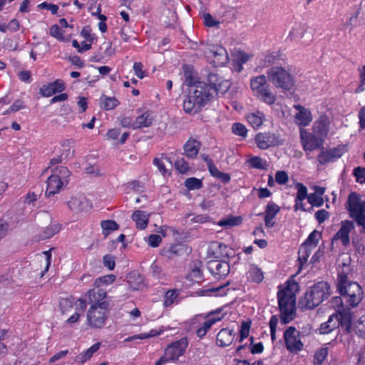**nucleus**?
Segmentation results:
<instances>
[{
	"label": "nucleus",
	"instance_id": "1",
	"mask_svg": "<svg viewBox=\"0 0 365 365\" xmlns=\"http://www.w3.org/2000/svg\"><path fill=\"white\" fill-rule=\"evenodd\" d=\"M349 267H344L337 273L336 279V292L345 300L346 307L356 308L364 298V292L361 286L356 282L349 278Z\"/></svg>",
	"mask_w": 365,
	"mask_h": 365
},
{
	"label": "nucleus",
	"instance_id": "2",
	"mask_svg": "<svg viewBox=\"0 0 365 365\" xmlns=\"http://www.w3.org/2000/svg\"><path fill=\"white\" fill-rule=\"evenodd\" d=\"M228 247L221 242H214L209 247V255L212 257L207 263V268L215 279L225 277L230 271V264L223 259L228 257Z\"/></svg>",
	"mask_w": 365,
	"mask_h": 365
},
{
	"label": "nucleus",
	"instance_id": "3",
	"mask_svg": "<svg viewBox=\"0 0 365 365\" xmlns=\"http://www.w3.org/2000/svg\"><path fill=\"white\" fill-rule=\"evenodd\" d=\"M204 82L198 81L192 91H190L183 101V109L187 113H197L210 101L212 89Z\"/></svg>",
	"mask_w": 365,
	"mask_h": 365
},
{
	"label": "nucleus",
	"instance_id": "4",
	"mask_svg": "<svg viewBox=\"0 0 365 365\" xmlns=\"http://www.w3.org/2000/svg\"><path fill=\"white\" fill-rule=\"evenodd\" d=\"M331 294L330 284L320 281L311 286L299 300V304L307 309H313L328 299Z\"/></svg>",
	"mask_w": 365,
	"mask_h": 365
},
{
	"label": "nucleus",
	"instance_id": "5",
	"mask_svg": "<svg viewBox=\"0 0 365 365\" xmlns=\"http://www.w3.org/2000/svg\"><path fill=\"white\" fill-rule=\"evenodd\" d=\"M277 296L281 322L287 324L294 319L296 314V295L288 285L279 290Z\"/></svg>",
	"mask_w": 365,
	"mask_h": 365
},
{
	"label": "nucleus",
	"instance_id": "6",
	"mask_svg": "<svg viewBox=\"0 0 365 365\" xmlns=\"http://www.w3.org/2000/svg\"><path fill=\"white\" fill-rule=\"evenodd\" d=\"M268 80L277 89L292 91L295 88V78L289 70L282 66H272L267 71Z\"/></svg>",
	"mask_w": 365,
	"mask_h": 365
},
{
	"label": "nucleus",
	"instance_id": "7",
	"mask_svg": "<svg viewBox=\"0 0 365 365\" xmlns=\"http://www.w3.org/2000/svg\"><path fill=\"white\" fill-rule=\"evenodd\" d=\"M349 217L353 219L358 226L365 227V200H362L361 195L351 192L345 204Z\"/></svg>",
	"mask_w": 365,
	"mask_h": 365
},
{
	"label": "nucleus",
	"instance_id": "8",
	"mask_svg": "<svg viewBox=\"0 0 365 365\" xmlns=\"http://www.w3.org/2000/svg\"><path fill=\"white\" fill-rule=\"evenodd\" d=\"M250 88L254 96L268 105H273L276 101L275 95L271 91L264 75L255 76L250 80Z\"/></svg>",
	"mask_w": 365,
	"mask_h": 365
},
{
	"label": "nucleus",
	"instance_id": "9",
	"mask_svg": "<svg viewBox=\"0 0 365 365\" xmlns=\"http://www.w3.org/2000/svg\"><path fill=\"white\" fill-rule=\"evenodd\" d=\"M188 346L186 337L175 341L164 350L163 355L155 362V365H165L178 360L182 356Z\"/></svg>",
	"mask_w": 365,
	"mask_h": 365
},
{
	"label": "nucleus",
	"instance_id": "10",
	"mask_svg": "<svg viewBox=\"0 0 365 365\" xmlns=\"http://www.w3.org/2000/svg\"><path fill=\"white\" fill-rule=\"evenodd\" d=\"M204 55L214 67L225 66L229 61L227 50L219 44H210L204 51Z\"/></svg>",
	"mask_w": 365,
	"mask_h": 365
},
{
	"label": "nucleus",
	"instance_id": "11",
	"mask_svg": "<svg viewBox=\"0 0 365 365\" xmlns=\"http://www.w3.org/2000/svg\"><path fill=\"white\" fill-rule=\"evenodd\" d=\"M110 306L106 308L90 306L87 311V324L91 328L101 329L105 324L109 316Z\"/></svg>",
	"mask_w": 365,
	"mask_h": 365
},
{
	"label": "nucleus",
	"instance_id": "12",
	"mask_svg": "<svg viewBox=\"0 0 365 365\" xmlns=\"http://www.w3.org/2000/svg\"><path fill=\"white\" fill-rule=\"evenodd\" d=\"M299 135L302 148L305 152H312L324 146L325 140L312 131L310 133L301 128Z\"/></svg>",
	"mask_w": 365,
	"mask_h": 365
},
{
	"label": "nucleus",
	"instance_id": "13",
	"mask_svg": "<svg viewBox=\"0 0 365 365\" xmlns=\"http://www.w3.org/2000/svg\"><path fill=\"white\" fill-rule=\"evenodd\" d=\"M286 349L290 353H298L304 349L300 333L294 327H289L283 334Z\"/></svg>",
	"mask_w": 365,
	"mask_h": 365
},
{
	"label": "nucleus",
	"instance_id": "14",
	"mask_svg": "<svg viewBox=\"0 0 365 365\" xmlns=\"http://www.w3.org/2000/svg\"><path fill=\"white\" fill-rule=\"evenodd\" d=\"M346 145L339 144L336 147L324 149L321 148L320 153L317 155V161L320 165H326L329 163L335 162L347 152Z\"/></svg>",
	"mask_w": 365,
	"mask_h": 365
},
{
	"label": "nucleus",
	"instance_id": "15",
	"mask_svg": "<svg viewBox=\"0 0 365 365\" xmlns=\"http://www.w3.org/2000/svg\"><path fill=\"white\" fill-rule=\"evenodd\" d=\"M218 319H212L210 318L209 319H207L205 316L203 315H199L196 316L192 322L191 326L192 328L195 331L196 335L200 338L202 339L204 337L209 329L211 328V327L218 322Z\"/></svg>",
	"mask_w": 365,
	"mask_h": 365
},
{
	"label": "nucleus",
	"instance_id": "16",
	"mask_svg": "<svg viewBox=\"0 0 365 365\" xmlns=\"http://www.w3.org/2000/svg\"><path fill=\"white\" fill-rule=\"evenodd\" d=\"M352 308L346 307L345 309L337 310L336 312L334 313L336 315V323L339 324V328L346 333L350 334L353 331V317L354 312L351 311Z\"/></svg>",
	"mask_w": 365,
	"mask_h": 365
},
{
	"label": "nucleus",
	"instance_id": "17",
	"mask_svg": "<svg viewBox=\"0 0 365 365\" xmlns=\"http://www.w3.org/2000/svg\"><path fill=\"white\" fill-rule=\"evenodd\" d=\"M86 296L91 306L99 307L100 308H106L107 306H110L109 302L106 299L107 292L103 288L93 287L87 292Z\"/></svg>",
	"mask_w": 365,
	"mask_h": 365
},
{
	"label": "nucleus",
	"instance_id": "18",
	"mask_svg": "<svg viewBox=\"0 0 365 365\" xmlns=\"http://www.w3.org/2000/svg\"><path fill=\"white\" fill-rule=\"evenodd\" d=\"M355 228L353 221L346 220L341 221V227L334 235L333 240H340L343 246L346 247L350 244V232Z\"/></svg>",
	"mask_w": 365,
	"mask_h": 365
},
{
	"label": "nucleus",
	"instance_id": "19",
	"mask_svg": "<svg viewBox=\"0 0 365 365\" xmlns=\"http://www.w3.org/2000/svg\"><path fill=\"white\" fill-rule=\"evenodd\" d=\"M330 120L329 118L325 115H321L314 123L312 130L314 133L321 136L326 140L329 132Z\"/></svg>",
	"mask_w": 365,
	"mask_h": 365
},
{
	"label": "nucleus",
	"instance_id": "20",
	"mask_svg": "<svg viewBox=\"0 0 365 365\" xmlns=\"http://www.w3.org/2000/svg\"><path fill=\"white\" fill-rule=\"evenodd\" d=\"M257 147L262 150H266L277 144V137L274 133H259L255 138Z\"/></svg>",
	"mask_w": 365,
	"mask_h": 365
},
{
	"label": "nucleus",
	"instance_id": "21",
	"mask_svg": "<svg viewBox=\"0 0 365 365\" xmlns=\"http://www.w3.org/2000/svg\"><path fill=\"white\" fill-rule=\"evenodd\" d=\"M294 108L298 111L294 115L296 124L302 128L309 125L312 121L311 111L300 104L294 105Z\"/></svg>",
	"mask_w": 365,
	"mask_h": 365
},
{
	"label": "nucleus",
	"instance_id": "22",
	"mask_svg": "<svg viewBox=\"0 0 365 365\" xmlns=\"http://www.w3.org/2000/svg\"><path fill=\"white\" fill-rule=\"evenodd\" d=\"M66 88L65 83L61 79H57L52 83L43 84L39 89V93L43 97H51L56 93H61Z\"/></svg>",
	"mask_w": 365,
	"mask_h": 365
},
{
	"label": "nucleus",
	"instance_id": "23",
	"mask_svg": "<svg viewBox=\"0 0 365 365\" xmlns=\"http://www.w3.org/2000/svg\"><path fill=\"white\" fill-rule=\"evenodd\" d=\"M68 205L76 213L84 211L92 206L90 201L83 195L72 197L68 202Z\"/></svg>",
	"mask_w": 365,
	"mask_h": 365
},
{
	"label": "nucleus",
	"instance_id": "24",
	"mask_svg": "<svg viewBox=\"0 0 365 365\" xmlns=\"http://www.w3.org/2000/svg\"><path fill=\"white\" fill-rule=\"evenodd\" d=\"M46 182V195L48 197L58 193L63 186H66L57 174H51L48 178Z\"/></svg>",
	"mask_w": 365,
	"mask_h": 365
},
{
	"label": "nucleus",
	"instance_id": "25",
	"mask_svg": "<svg viewBox=\"0 0 365 365\" xmlns=\"http://www.w3.org/2000/svg\"><path fill=\"white\" fill-rule=\"evenodd\" d=\"M201 145L202 144L200 141L192 138H189L183 146L185 155L189 158H195L199 153Z\"/></svg>",
	"mask_w": 365,
	"mask_h": 365
},
{
	"label": "nucleus",
	"instance_id": "26",
	"mask_svg": "<svg viewBox=\"0 0 365 365\" xmlns=\"http://www.w3.org/2000/svg\"><path fill=\"white\" fill-rule=\"evenodd\" d=\"M234 340L233 331L228 328L222 329L217 334L216 344L221 347L230 346Z\"/></svg>",
	"mask_w": 365,
	"mask_h": 365
},
{
	"label": "nucleus",
	"instance_id": "27",
	"mask_svg": "<svg viewBox=\"0 0 365 365\" xmlns=\"http://www.w3.org/2000/svg\"><path fill=\"white\" fill-rule=\"evenodd\" d=\"M153 121V113L150 110L143 112L140 115L138 116L133 122V128H142L150 127Z\"/></svg>",
	"mask_w": 365,
	"mask_h": 365
},
{
	"label": "nucleus",
	"instance_id": "28",
	"mask_svg": "<svg viewBox=\"0 0 365 365\" xmlns=\"http://www.w3.org/2000/svg\"><path fill=\"white\" fill-rule=\"evenodd\" d=\"M150 215L145 211L135 210L132 214V219L135 222V227L138 230H145L149 222Z\"/></svg>",
	"mask_w": 365,
	"mask_h": 365
},
{
	"label": "nucleus",
	"instance_id": "29",
	"mask_svg": "<svg viewBox=\"0 0 365 365\" xmlns=\"http://www.w3.org/2000/svg\"><path fill=\"white\" fill-rule=\"evenodd\" d=\"M247 277L250 282L259 284L264 279V272L256 264H251L248 272H247Z\"/></svg>",
	"mask_w": 365,
	"mask_h": 365
},
{
	"label": "nucleus",
	"instance_id": "30",
	"mask_svg": "<svg viewBox=\"0 0 365 365\" xmlns=\"http://www.w3.org/2000/svg\"><path fill=\"white\" fill-rule=\"evenodd\" d=\"M101 345V344L100 342H97L93 344L90 348H88L86 351L80 353L76 356V361L79 364H83L87 361H88L93 356V354L99 350Z\"/></svg>",
	"mask_w": 365,
	"mask_h": 365
},
{
	"label": "nucleus",
	"instance_id": "31",
	"mask_svg": "<svg viewBox=\"0 0 365 365\" xmlns=\"http://www.w3.org/2000/svg\"><path fill=\"white\" fill-rule=\"evenodd\" d=\"M120 102L115 97H109L102 94L99 99V106L105 110H110L115 108Z\"/></svg>",
	"mask_w": 365,
	"mask_h": 365
},
{
	"label": "nucleus",
	"instance_id": "32",
	"mask_svg": "<svg viewBox=\"0 0 365 365\" xmlns=\"http://www.w3.org/2000/svg\"><path fill=\"white\" fill-rule=\"evenodd\" d=\"M336 315L331 314L328 320L320 325L319 332L322 334H328L334 329L339 328V324L336 323Z\"/></svg>",
	"mask_w": 365,
	"mask_h": 365
},
{
	"label": "nucleus",
	"instance_id": "33",
	"mask_svg": "<svg viewBox=\"0 0 365 365\" xmlns=\"http://www.w3.org/2000/svg\"><path fill=\"white\" fill-rule=\"evenodd\" d=\"M264 120V115L260 111L249 113L247 115L248 123L255 129H258L262 125Z\"/></svg>",
	"mask_w": 365,
	"mask_h": 365
},
{
	"label": "nucleus",
	"instance_id": "34",
	"mask_svg": "<svg viewBox=\"0 0 365 365\" xmlns=\"http://www.w3.org/2000/svg\"><path fill=\"white\" fill-rule=\"evenodd\" d=\"M75 143L74 140L65 139L61 142V145L62 148L61 155L65 159L71 158L74 155V150H72V147H73Z\"/></svg>",
	"mask_w": 365,
	"mask_h": 365
},
{
	"label": "nucleus",
	"instance_id": "35",
	"mask_svg": "<svg viewBox=\"0 0 365 365\" xmlns=\"http://www.w3.org/2000/svg\"><path fill=\"white\" fill-rule=\"evenodd\" d=\"M206 86L210 87V88L212 89V91H210L211 99L215 95H217L219 93H225L229 89L230 83L228 81L221 79L216 87L211 86L210 85Z\"/></svg>",
	"mask_w": 365,
	"mask_h": 365
},
{
	"label": "nucleus",
	"instance_id": "36",
	"mask_svg": "<svg viewBox=\"0 0 365 365\" xmlns=\"http://www.w3.org/2000/svg\"><path fill=\"white\" fill-rule=\"evenodd\" d=\"M305 33L306 29L304 26L301 25L295 26L289 31L287 39L291 41H298L304 36Z\"/></svg>",
	"mask_w": 365,
	"mask_h": 365
},
{
	"label": "nucleus",
	"instance_id": "37",
	"mask_svg": "<svg viewBox=\"0 0 365 365\" xmlns=\"http://www.w3.org/2000/svg\"><path fill=\"white\" fill-rule=\"evenodd\" d=\"M312 247L306 246V245H302L298 251V261L300 267H302L307 263L308 258L309 257L312 252Z\"/></svg>",
	"mask_w": 365,
	"mask_h": 365
},
{
	"label": "nucleus",
	"instance_id": "38",
	"mask_svg": "<svg viewBox=\"0 0 365 365\" xmlns=\"http://www.w3.org/2000/svg\"><path fill=\"white\" fill-rule=\"evenodd\" d=\"M115 275L110 274L100 277L95 279L93 287L102 288L103 286L111 284L115 280Z\"/></svg>",
	"mask_w": 365,
	"mask_h": 365
},
{
	"label": "nucleus",
	"instance_id": "39",
	"mask_svg": "<svg viewBox=\"0 0 365 365\" xmlns=\"http://www.w3.org/2000/svg\"><path fill=\"white\" fill-rule=\"evenodd\" d=\"M101 225L103 230V234L105 236L108 235L110 232L117 230L119 228L118 223L111 220H103L101 222Z\"/></svg>",
	"mask_w": 365,
	"mask_h": 365
},
{
	"label": "nucleus",
	"instance_id": "40",
	"mask_svg": "<svg viewBox=\"0 0 365 365\" xmlns=\"http://www.w3.org/2000/svg\"><path fill=\"white\" fill-rule=\"evenodd\" d=\"M242 222V218L240 216H230L219 221L218 225L221 227H233L240 225Z\"/></svg>",
	"mask_w": 365,
	"mask_h": 365
},
{
	"label": "nucleus",
	"instance_id": "41",
	"mask_svg": "<svg viewBox=\"0 0 365 365\" xmlns=\"http://www.w3.org/2000/svg\"><path fill=\"white\" fill-rule=\"evenodd\" d=\"M247 163L249 165L255 169L265 170L267 169V162L260 157L253 156L248 159Z\"/></svg>",
	"mask_w": 365,
	"mask_h": 365
},
{
	"label": "nucleus",
	"instance_id": "42",
	"mask_svg": "<svg viewBox=\"0 0 365 365\" xmlns=\"http://www.w3.org/2000/svg\"><path fill=\"white\" fill-rule=\"evenodd\" d=\"M328 356V348L323 347L317 349L314 356V365H322Z\"/></svg>",
	"mask_w": 365,
	"mask_h": 365
},
{
	"label": "nucleus",
	"instance_id": "43",
	"mask_svg": "<svg viewBox=\"0 0 365 365\" xmlns=\"http://www.w3.org/2000/svg\"><path fill=\"white\" fill-rule=\"evenodd\" d=\"M61 229V225L59 223L49 225L44 229L43 232V237L45 239H49L59 232Z\"/></svg>",
	"mask_w": 365,
	"mask_h": 365
},
{
	"label": "nucleus",
	"instance_id": "44",
	"mask_svg": "<svg viewBox=\"0 0 365 365\" xmlns=\"http://www.w3.org/2000/svg\"><path fill=\"white\" fill-rule=\"evenodd\" d=\"M185 185L189 190H199L203 187L202 180L195 177L189 178L185 181Z\"/></svg>",
	"mask_w": 365,
	"mask_h": 365
},
{
	"label": "nucleus",
	"instance_id": "45",
	"mask_svg": "<svg viewBox=\"0 0 365 365\" xmlns=\"http://www.w3.org/2000/svg\"><path fill=\"white\" fill-rule=\"evenodd\" d=\"M211 176L220 180L222 182L227 184L230 182L231 180L230 175L229 173L221 172L218 170L217 166L212 168L210 172Z\"/></svg>",
	"mask_w": 365,
	"mask_h": 365
},
{
	"label": "nucleus",
	"instance_id": "46",
	"mask_svg": "<svg viewBox=\"0 0 365 365\" xmlns=\"http://www.w3.org/2000/svg\"><path fill=\"white\" fill-rule=\"evenodd\" d=\"M52 174H57L60 177L61 180L67 185L68 182V178L71 175L69 170L65 166L57 167L53 172Z\"/></svg>",
	"mask_w": 365,
	"mask_h": 365
},
{
	"label": "nucleus",
	"instance_id": "47",
	"mask_svg": "<svg viewBox=\"0 0 365 365\" xmlns=\"http://www.w3.org/2000/svg\"><path fill=\"white\" fill-rule=\"evenodd\" d=\"M297 190V196L294 201H303L308 198L307 187L302 182H297L295 185Z\"/></svg>",
	"mask_w": 365,
	"mask_h": 365
},
{
	"label": "nucleus",
	"instance_id": "48",
	"mask_svg": "<svg viewBox=\"0 0 365 365\" xmlns=\"http://www.w3.org/2000/svg\"><path fill=\"white\" fill-rule=\"evenodd\" d=\"M252 325V321L248 319L247 321H243L240 326V339L239 341L242 342L245 339L248 337L250 334V327Z\"/></svg>",
	"mask_w": 365,
	"mask_h": 365
},
{
	"label": "nucleus",
	"instance_id": "49",
	"mask_svg": "<svg viewBox=\"0 0 365 365\" xmlns=\"http://www.w3.org/2000/svg\"><path fill=\"white\" fill-rule=\"evenodd\" d=\"M187 279L193 282L200 283L203 280V273L201 269L195 266L187 276Z\"/></svg>",
	"mask_w": 365,
	"mask_h": 365
},
{
	"label": "nucleus",
	"instance_id": "50",
	"mask_svg": "<svg viewBox=\"0 0 365 365\" xmlns=\"http://www.w3.org/2000/svg\"><path fill=\"white\" fill-rule=\"evenodd\" d=\"M279 211L280 207L275 202L270 201L265 207L264 215L274 219Z\"/></svg>",
	"mask_w": 365,
	"mask_h": 365
},
{
	"label": "nucleus",
	"instance_id": "51",
	"mask_svg": "<svg viewBox=\"0 0 365 365\" xmlns=\"http://www.w3.org/2000/svg\"><path fill=\"white\" fill-rule=\"evenodd\" d=\"M232 133L245 139L247 135V129L245 125L241 123H235L232 125Z\"/></svg>",
	"mask_w": 365,
	"mask_h": 365
},
{
	"label": "nucleus",
	"instance_id": "52",
	"mask_svg": "<svg viewBox=\"0 0 365 365\" xmlns=\"http://www.w3.org/2000/svg\"><path fill=\"white\" fill-rule=\"evenodd\" d=\"M178 296V293L176 289H170L167 291L164 296L163 306L165 307L171 306Z\"/></svg>",
	"mask_w": 365,
	"mask_h": 365
},
{
	"label": "nucleus",
	"instance_id": "53",
	"mask_svg": "<svg viewBox=\"0 0 365 365\" xmlns=\"http://www.w3.org/2000/svg\"><path fill=\"white\" fill-rule=\"evenodd\" d=\"M158 334L159 333L157 331L151 329L148 334L143 333L128 336L126 339H125L124 341L130 342L136 339H145L150 337L157 336Z\"/></svg>",
	"mask_w": 365,
	"mask_h": 365
},
{
	"label": "nucleus",
	"instance_id": "54",
	"mask_svg": "<svg viewBox=\"0 0 365 365\" xmlns=\"http://www.w3.org/2000/svg\"><path fill=\"white\" fill-rule=\"evenodd\" d=\"M319 232H318L317 230H314L309 235L307 239L305 240L303 245H306V246L312 248L316 247L319 241Z\"/></svg>",
	"mask_w": 365,
	"mask_h": 365
},
{
	"label": "nucleus",
	"instance_id": "55",
	"mask_svg": "<svg viewBox=\"0 0 365 365\" xmlns=\"http://www.w3.org/2000/svg\"><path fill=\"white\" fill-rule=\"evenodd\" d=\"M175 168L181 174L187 173L190 169L189 163L184 158L178 159L175 163Z\"/></svg>",
	"mask_w": 365,
	"mask_h": 365
},
{
	"label": "nucleus",
	"instance_id": "56",
	"mask_svg": "<svg viewBox=\"0 0 365 365\" xmlns=\"http://www.w3.org/2000/svg\"><path fill=\"white\" fill-rule=\"evenodd\" d=\"M359 77V85L356 89V93H359L364 91L365 86V65L361 66L357 68Z\"/></svg>",
	"mask_w": 365,
	"mask_h": 365
},
{
	"label": "nucleus",
	"instance_id": "57",
	"mask_svg": "<svg viewBox=\"0 0 365 365\" xmlns=\"http://www.w3.org/2000/svg\"><path fill=\"white\" fill-rule=\"evenodd\" d=\"M73 307V301L71 298H61L59 300V308L62 313L70 311Z\"/></svg>",
	"mask_w": 365,
	"mask_h": 365
},
{
	"label": "nucleus",
	"instance_id": "58",
	"mask_svg": "<svg viewBox=\"0 0 365 365\" xmlns=\"http://www.w3.org/2000/svg\"><path fill=\"white\" fill-rule=\"evenodd\" d=\"M278 322L279 319L277 315H272L269 322V326L270 328V336L272 341L276 340V332Z\"/></svg>",
	"mask_w": 365,
	"mask_h": 365
},
{
	"label": "nucleus",
	"instance_id": "59",
	"mask_svg": "<svg viewBox=\"0 0 365 365\" xmlns=\"http://www.w3.org/2000/svg\"><path fill=\"white\" fill-rule=\"evenodd\" d=\"M308 202L312 206V207H321L324 204V200L322 197L317 195L316 193H310L308 196Z\"/></svg>",
	"mask_w": 365,
	"mask_h": 365
},
{
	"label": "nucleus",
	"instance_id": "60",
	"mask_svg": "<svg viewBox=\"0 0 365 365\" xmlns=\"http://www.w3.org/2000/svg\"><path fill=\"white\" fill-rule=\"evenodd\" d=\"M49 34L51 36L56 38L61 41H65L66 39L63 36V32L59 26L57 24L52 25L49 29Z\"/></svg>",
	"mask_w": 365,
	"mask_h": 365
},
{
	"label": "nucleus",
	"instance_id": "61",
	"mask_svg": "<svg viewBox=\"0 0 365 365\" xmlns=\"http://www.w3.org/2000/svg\"><path fill=\"white\" fill-rule=\"evenodd\" d=\"M353 175L356 178V181L358 183L364 184L365 182V168H355L353 171Z\"/></svg>",
	"mask_w": 365,
	"mask_h": 365
},
{
	"label": "nucleus",
	"instance_id": "62",
	"mask_svg": "<svg viewBox=\"0 0 365 365\" xmlns=\"http://www.w3.org/2000/svg\"><path fill=\"white\" fill-rule=\"evenodd\" d=\"M250 339V352L252 354H262L264 351V345L263 343L259 341L257 344H254V337L251 336Z\"/></svg>",
	"mask_w": 365,
	"mask_h": 365
},
{
	"label": "nucleus",
	"instance_id": "63",
	"mask_svg": "<svg viewBox=\"0 0 365 365\" xmlns=\"http://www.w3.org/2000/svg\"><path fill=\"white\" fill-rule=\"evenodd\" d=\"M341 295L340 296H336L333 297L331 299V306L334 308L335 312H337V310H343L346 309V306H344L343 303V299Z\"/></svg>",
	"mask_w": 365,
	"mask_h": 365
},
{
	"label": "nucleus",
	"instance_id": "64",
	"mask_svg": "<svg viewBox=\"0 0 365 365\" xmlns=\"http://www.w3.org/2000/svg\"><path fill=\"white\" fill-rule=\"evenodd\" d=\"M289 180L288 174L284 171H277L275 174V180L279 185H285Z\"/></svg>",
	"mask_w": 365,
	"mask_h": 365
}]
</instances>
